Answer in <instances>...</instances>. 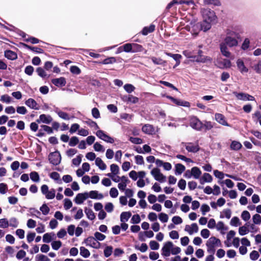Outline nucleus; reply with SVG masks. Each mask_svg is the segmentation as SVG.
<instances>
[{"instance_id": "1", "label": "nucleus", "mask_w": 261, "mask_h": 261, "mask_svg": "<svg viewBox=\"0 0 261 261\" xmlns=\"http://www.w3.org/2000/svg\"><path fill=\"white\" fill-rule=\"evenodd\" d=\"M241 28H234L232 30H228L226 36L223 41L220 44V49L223 56L227 58L231 56V53L228 47L232 48L237 47L240 39V33H241Z\"/></svg>"}, {"instance_id": "2", "label": "nucleus", "mask_w": 261, "mask_h": 261, "mask_svg": "<svg viewBox=\"0 0 261 261\" xmlns=\"http://www.w3.org/2000/svg\"><path fill=\"white\" fill-rule=\"evenodd\" d=\"M207 251L208 253L214 254L216 248L221 247L222 244L220 240L215 237H212L208 239L206 243Z\"/></svg>"}, {"instance_id": "3", "label": "nucleus", "mask_w": 261, "mask_h": 261, "mask_svg": "<svg viewBox=\"0 0 261 261\" xmlns=\"http://www.w3.org/2000/svg\"><path fill=\"white\" fill-rule=\"evenodd\" d=\"M201 12L202 15L203 20L209 21L212 22L216 21L217 16L214 11L210 9H202Z\"/></svg>"}, {"instance_id": "4", "label": "nucleus", "mask_w": 261, "mask_h": 261, "mask_svg": "<svg viewBox=\"0 0 261 261\" xmlns=\"http://www.w3.org/2000/svg\"><path fill=\"white\" fill-rule=\"evenodd\" d=\"M186 29L190 32L193 36H196L201 31L200 24L199 22H190L186 27Z\"/></svg>"}, {"instance_id": "5", "label": "nucleus", "mask_w": 261, "mask_h": 261, "mask_svg": "<svg viewBox=\"0 0 261 261\" xmlns=\"http://www.w3.org/2000/svg\"><path fill=\"white\" fill-rule=\"evenodd\" d=\"M190 126L197 130H201L203 128L202 122L196 117L192 116L189 120Z\"/></svg>"}, {"instance_id": "6", "label": "nucleus", "mask_w": 261, "mask_h": 261, "mask_svg": "<svg viewBox=\"0 0 261 261\" xmlns=\"http://www.w3.org/2000/svg\"><path fill=\"white\" fill-rule=\"evenodd\" d=\"M181 145L184 146L186 150L190 152L196 153L198 152L200 147L197 142H182Z\"/></svg>"}, {"instance_id": "7", "label": "nucleus", "mask_w": 261, "mask_h": 261, "mask_svg": "<svg viewBox=\"0 0 261 261\" xmlns=\"http://www.w3.org/2000/svg\"><path fill=\"white\" fill-rule=\"evenodd\" d=\"M48 159L51 164L57 165L61 162V156L59 152L56 151L49 154Z\"/></svg>"}, {"instance_id": "8", "label": "nucleus", "mask_w": 261, "mask_h": 261, "mask_svg": "<svg viewBox=\"0 0 261 261\" xmlns=\"http://www.w3.org/2000/svg\"><path fill=\"white\" fill-rule=\"evenodd\" d=\"M151 174L154 179L161 182H164L166 181V176H164L158 168H153L151 171Z\"/></svg>"}, {"instance_id": "9", "label": "nucleus", "mask_w": 261, "mask_h": 261, "mask_svg": "<svg viewBox=\"0 0 261 261\" xmlns=\"http://www.w3.org/2000/svg\"><path fill=\"white\" fill-rule=\"evenodd\" d=\"M84 242L86 246H90L93 248L98 249L100 247V243L96 240L93 237H89L85 240Z\"/></svg>"}, {"instance_id": "10", "label": "nucleus", "mask_w": 261, "mask_h": 261, "mask_svg": "<svg viewBox=\"0 0 261 261\" xmlns=\"http://www.w3.org/2000/svg\"><path fill=\"white\" fill-rule=\"evenodd\" d=\"M173 246V244L170 241L165 243L162 248V255L166 257L169 256L171 254L170 252Z\"/></svg>"}, {"instance_id": "11", "label": "nucleus", "mask_w": 261, "mask_h": 261, "mask_svg": "<svg viewBox=\"0 0 261 261\" xmlns=\"http://www.w3.org/2000/svg\"><path fill=\"white\" fill-rule=\"evenodd\" d=\"M96 135L100 139L108 143H113L114 140L111 137L107 135L103 130H98L96 133Z\"/></svg>"}, {"instance_id": "12", "label": "nucleus", "mask_w": 261, "mask_h": 261, "mask_svg": "<svg viewBox=\"0 0 261 261\" xmlns=\"http://www.w3.org/2000/svg\"><path fill=\"white\" fill-rule=\"evenodd\" d=\"M233 94L236 96V97L239 99L243 101H254L255 100V98L252 96L250 95L247 93H238L237 92H234Z\"/></svg>"}, {"instance_id": "13", "label": "nucleus", "mask_w": 261, "mask_h": 261, "mask_svg": "<svg viewBox=\"0 0 261 261\" xmlns=\"http://www.w3.org/2000/svg\"><path fill=\"white\" fill-rule=\"evenodd\" d=\"M88 198V192L79 193L74 198V201L77 204H81Z\"/></svg>"}, {"instance_id": "14", "label": "nucleus", "mask_w": 261, "mask_h": 261, "mask_svg": "<svg viewBox=\"0 0 261 261\" xmlns=\"http://www.w3.org/2000/svg\"><path fill=\"white\" fill-rule=\"evenodd\" d=\"M185 230L188 232L190 235H192L198 231V226L195 223H192L191 225H187L185 226Z\"/></svg>"}, {"instance_id": "15", "label": "nucleus", "mask_w": 261, "mask_h": 261, "mask_svg": "<svg viewBox=\"0 0 261 261\" xmlns=\"http://www.w3.org/2000/svg\"><path fill=\"white\" fill-rule=\"evenodd\" d=\"M215 119L217 122L221 125L227 126H230L227 122L225 116L222 114L216 113L215 115Z\"/></svg>"}, {"instance_id": "16", "label": "nucleus", "mask_w": 261, "mask_h": 261, "mask_svg": "<svg viewBox=\"0 0 261 261\" xmlns=\"http://www.w3.org/2000/svg\"><path fill=\"white\" fill-rule=\"evenodd\" d=\"M53 121L52 117L48 115L41 114L40 115L39 119L36 120V122L38 123L41 122L49 124Z\"/></svg>"}, {"instance_id": "17", "label": "nucleus", "mask_w": 261, "mask_h": 261, "mask_svg": "<svg viewBox=\"0 0 261 261\" xmlns=\"http://www.w3.org/2000/svg\"><path fill=\"white\" fill-rule=\"evenodd\" d=\"M167 98L170 99L174 103L178 106H182L184 107H188L190 106V103L186 101H181L179 99L174 98V97L170 96H167Z\"/></svg>"}, {"instance_id": "18", "label": "nucleus", "mask_w": 261, "mask_h": 261, "mask_svg": "<svg viewBox=\"0 0 261 261\" xmlns=\"http://www.w3.org/2000/svg\"><path fill=\"white\" fill-rule=\"evenodd\" d=\"M52 83L57 87H63L65 86L66 81L64 77L54 79L51 80Z\"/></svg>"}, {"instance_id": "19", "label": "nucleus", "mask_w": 261, "mask_h": 261, "mask_svg": "<svg viewBox=\"0 0 261 261\" xmlns=\"http://www.w3.org/2000/svg\"><path fill=\"white\" fill-rule=\"evenodd\" d=\"M142 131L148 135H152L155 133V129L153 125L149 124H145L142 128Z\"/></svg>"}, {"instance_id": "20", "label": "nucleus", "mask_w": 261, "mask_h": 261, "mask_svg": "<svg viewBox=\"0 0 261 261\" xmlns=\"http://www.w3.org/2000/svg\"><path fill=\"white\" fill-rule=\"evenodd\" d=\"M213 180V177L209 173H204L202 176L199 178V182L203 185L205 182H211Z\"/></svg>"}, {"instance_id": "21", "label": "nucleus", "mask_w": 261, "mask_h": 261, "mask_svg": "<svg viewBox=\"0 0 261 261\" xmlns=\"http://www.w3.org/2000/svg\"><path fill=\"white\" fill-rule=\"evenodd\" d=\"M25 104L30 108L34 110H38V104L37 102L33 98H29L25 102Z\"/></svg>"}, {"instance_id": "22", "label": "nucleus", "mask_w": 261, "mask_h": 261, "mask_svg": "<svg viewBox=\"0 0 261 261\" xmlns=\"http://www.w3.org/2000/svg\"><path fill=\"white\" fill-rule=\"evenodd\" d=\"M88 197L92 199H101L103 198V196L102 194L98 193L97 191H91L88 193Z\"/></svg>"}, {"instance_id": "23", "label": "nucleus", "mask_w": 261, "mask_h": 261, "mask_svg": "<svg viewBox=\"0 0 261 261\" xmlns=\"http://www.w3.org/2000/svg\"><path fill=\"white\" fill-rule=\"evenodd\" d=\"M237 67L241 73L247 72L248 68L245 66L244 62L241 59H238L237 61Z\"/></svg>"}, {"instance_id": "24", "label": "nucleus", "mask_w": 261, "mask_h": 261, "mask_svg": "<svg viewBox=\"0 0 261 261\" xmlns=\"http://www.w3.org/2000/svg\"><path fill=\"white\" fill-rule=\"evenodd\" d=\"M191 170L192 172L191 174H192V176L195 179H199L200 178L202 172L199 168L194 167L192 168Z\"/></svg>"}, {"instance_id": "25", "label": "nucleus", "mask_w": 261, "mask_h": 261, "mask_svg": "<svg viewBox=\"0 0 261 261\" xmlns=\"http://www.w3.org/2000/svg\"><path fill=\"white\" fill-rule=\"evenodd\" d=\"M249 226V223H246L244 226H241L239 228V233L241 236H244L249 232L248 227Z\"/></svg>"}, {"instance_id": "26", "label": "nucleus", "mask_w": 261, "mask_h": 261, "mask_svg": "<svg viewBox=\"0 0 261 261\" xmlns=\"http://www.w3.org/2000/svg\"><path fill=\"white\" fill-rule=\"evenodd\" d=\"M212 22L209 21H205L203 20L202 22L200 23L201 30H203L204 32H206L207 30H210L211 28V23Z\"/></svg>"}, {"instance_id": "27", "label": "nucleus", "mask_w": 261, "mask_h": 261, "mask_svg": "<svg viewBox=\"0 0 261 261\" xmlns=\"http://www.w3.org/2000/svg\"><path fill=\"white\" fill-rule=\"evenodd\" d=\"M193 61L197 62L205 63L207 61H211V59L208 57H203L202 55L200 56H194V59H193Z\"/></svg>"}, {"instance_id": "28", "label": "nucleus", "mask_w": 261, "mask_h": 261, "mask_svg": "<svg viewBox=\"0 0 261 261\" xmlns=\"http://www.w3.org/2000/svg\"><path fill=\"white\" fill-rule=\"evenodd\" d=\"M5 56L7 59L12 60H15L17 58V54L10 50H7L5 51Z\"/></svg>"}, {"instance_id": "29", "label": "nucleus", "mask_w": 261, "mask_h": 261, "mask_svg": "<svg viewBox=\"0 0 261 261\" xmlns=\"http://www.w3.org/2000/svg\"><path fill=\"white\" fill-rule=\"evenodd\" d=\"M54 111L56 113H57L58 116L62 119L64 120H69L70 119L69 116L67 113L61 111L58 108H56Z\"/></svg>"}, {"instance_id": "30", "label": "nucleus", "mask_w": 261, "mask_h": 261, "mask_svg": "<svg viewBox=\"0 0 261 261\" xmlns=\"http://www.w3.org/2000/svg\"><path fill=\"white\" fill-rule=\"evenodd\" d=\"M155 30V25L151 24L149 27H146L143 28L142 33L143 35H147L148 34L153 32Z\"/></svg>"}, {"instance_id": "31", "label": "nucleus", "mask_w": 261, "mask_h": 261, "mask_svg": "<svg viewBox=\"0 0 261 261\" xmlns=\"http://www.w3.org/2000/svg\"><path fill=\"white\" fill-rule=\"evenodd\" d=\"M95 164L102 170H104L107 168L106 164L99 158H97L95 159Z\"/></svg>"}, {"instance_id": "32", "label": "nucleus", "mask_w": 261, "mask_h": 261, "mask_svg": "<svg viewBox=\"0 0 261 261\" xmlns=\"http://www.w3.org/2000/svg\"><path fill=\"white\" fill-rule=\"evenodd\" d=\"M131 215V213L129 212H122L120 215V221L122 222L127 221Z\"/></svg>"}, {"instance_id": "33", "label": "nucleus", "mask_w": 261, "mask_h": 261, "mask_svg": "<svg viewBox=\"0 0 261 261\" xmlns=\"http://www.w3.org/2000/svg\"><path fill=\"white\" fill-rule=\"evenodd\" d=\"M231 216V211L230 209H224L220 214V218H226L229 219Z\"/></svg>"}, {"instance_id": "34", "label": "nucleus", "mask_w": 261, "mask_h": 261, "mask_svg": "<svg viewBox=\"0 0 261 261\" xmlns=\"http://www.w3.org/2000/svg\"><path fill=\"white\" fill-rule=\"evenodd\" d=\"M242 147L241 143L238 141H233L230 144V148L233 150H238Z\"/></svg>"}, {"instance_id": "35", "label": "nucleus", "mask_w": 261, "mask_h": 261, "mask_svg": "<svg viewBox=\"0 0 261 261\" xmlns=\"http://www.w3.org/2000/svg\"><path fill=\"white\" fill-rule=\"evenodd\" d=\"M185 170V167L181 164H177L175 165V174L180 175Z\"/></svg>"}, {"instance_id": "36", "label": "nucleus", "mask_w": 261, "mask_h": 261, "mask_svg": "<svg viewBox=\"0 0 261 261\" xmlns=\"http://www.w3.org/2000/svg\"><path fill=\"white\" fill-rule=\"evenodd\" d=\"M85 213L89 219L93 220L95 219V216L92 210L88 208L87 207H85Z\"/></svg>"}, {"instance_id": "37", "label": "nucleus", "mask_w": 261, "mask_h": 261, "mask_svg": "<svg viewBox=\"0 0 261 261\" xmlns=\"http://www.w3.org/2000/svg\"><path fill=\"white\" fill-rule=\"evenodd\" d=\"M204 5H214L219 6L221 5V3L219 0H203Z\"/></svg>"}, {"instance_id": "38", "label": "nucleus", "mask_w": 261, "mask_h": 261, "mask_svg": "<svg viewBox=\"0 0 261 261\" xmlns=\"http://www.w3.org/2000/svg\"><path fill=\"white\" fill-rule=\"evenodd\" d=\"M143 50V47L142 45L137 43H132V53L141 52Z\"/></svg>"}, {"instance_id": "39", "label": "nucleus", "mask_w": 261, "mask_h": 261, "mask_svg": "<svg viewBox=\"0 0 261 261\" xmlns=\"http://www.w3.org/2000/svg\"><path fill=\"white\" fill-rule=\"evenodd\" d=\"M216 229L218 231H220L222 233H223L222 231L226 230L227 228L225 226L224 224L222 221L218 222L217 224H216Z\"/></svg>"}, {"instance_id": "40", "label": "nucleus", "mask_w": 261, "mask_h": 261, "mask_svg": "<svg viewBox=\"0 0 261 261\" xmlns=\"http://www.w3.org/2000/svg\"><path fill=\"white\" fill-rule=\"evenodd\" d=\"M230 224L232 226L237 227L241 225V223L238 217H233L230 220Z\"/></svg>"}, {"instance_id": "41", "label": "nucleus", "mask_w": 261, "mask_h": 261, "mask_svg": "<svg viewBox=\"0 0 261 261\" xmlns=\"http://www.w3.org/2000/svg\"><path fill=\"white\" fill-rule=\"evenodd\" d=\"M80 250L81 255H82L84 257H88L90 255L89 251L84 247H81L80 248Z\"/></svg>"}, {"instance_id": "42", "label": "nucleus", "mask_w": 261, "mask_h": 261, "mask_svg": "<svg viewBox=\"0 0 261 261\" xmlns=\"http://www.w3.org/2000/svg\"><path fill=\"white\" fill-rule=\"evenodd\" d=\"M29 214L30 216L32 217H36L37 218H39V216L41 215V213L38 210L34 208H31L29 210Z\"/></svg>"}, {"instance_id": "43", "label": "nucleus", "mask_w": 261, "mask_h": 261, "mask_svg": "<svg viewBox=\"0 0 261 261\" xmlns=\"http://www.w3.org/2000/svg\"><path fill=\"white\" fill-rule=\"evenodd\" d=\"M47 199H53L56 196V190L54 189H51L45 195Z\"/></svg>"}, {"instance_id": "44", "label": "nucleus", "mask_w": 261, "mask_h": 261, "mask_svg": "<svg viewBox=\"0 0 261 261\" xmlns=\"http://www.w3.org/2000/svg\"><path fill=\"white\" fill-rule=\"evenodd\" d=\"M50 177L53 179H54L55 180H56V181H58V184H62V180L61 179H60V174L57 172H53L52 173H50Z\"/></svg>"}, {"instance_id": "45", "label": "nucleus", "mask_w": 261, "mask_h": 261, "mask_svg": "<svg viewBox=\"0 0 261 261\" xmlns=\"http://www.w3.org/2000/svg\"><path fill=\"white\" fill-rule=\"evenodd\" d=\"M86 123L91 128H93L95 130L99 129V126L94 121L89 119L86 121Z\"/></svg>"}, {"instance_id": "46", "label": "nucleus", "mask_w": 261, "mask_h": 261, "mask_svg": "<svg viewBox=\"0 0 261 261\" xmlns=\"http://www.w3.org/2000/svg\"><path fill=\"white\" fill-rule=\"evenodd\" d=\"M252 221L254 224L260 225L261 224V216L256 214L252 216Z\"/></svg>"}, {"instance_id": "47", "label": "nucleus", "mask_w": 261, "mask_h": 261, "mask_svg": "<svg viewBox=\"0 0 261 261\" xmlns=\"http://www.w3.org/2000/svg\"><path fill=\"white\" fill-rule=\"evenodd\" d=\"M94 238L95 239H96V241H102L103 240H104L106 237L105 235L101 233L100 232H95L94 234Z\"/></svg>"}, {"instance_id": "48", "label": "nucleus", "mask_w": 261, "mask_h": 261, "mask_svg": "<svg viewBox=\"0 0 261 261\" xmlns=\"http://www.w3.org/2000/svg\"><path fill=\"white\" fill-rule=\"evenodd\" d=\"M30 178L34 182H38L40 180L38 173L35 171L32 172L30 173Z\"/></svg>"}, {"instance_id": "49", "label": "nucleus", "mask_w": 261, "mask_h": 261, "mask_svg": "<svg viewBox=\"0 0 261 261\" xmlns=\"http://www.w3.org/2000/svg\"><path fill=\"white\" fill-rule=\"evenodd\" d=\"M93 148L96 151L103 152L105 151V148H104L103 146L102 145H101L100 143H99L98 142H96L94 144Z\"/></svg>"}, {"instance_id": "50", "label": "nucleus", "mask_w": 261, "mask_h": 261, "mask_svg": "<svg viewBox=\"0 0 261 261\" xmlns=\"http://www.w3.org/2000/svg\"><path fill=\"white\" fill-rule=\"evenodd\" d=\"M250 217V214L247 211H244L241 214V218L245 221H248Z\"/></svg>"}, {"instance_id": "51", "label": "nucleus", "mask_w": 261, "mask_h": 261, "mask_svg": "<svg viewBox=\"0 0 261 261\" xmlns=\"http://www.w3.org/2000/svg\"><path fill=\"white\" fill-rule=\"evenodd\" d=\"M79 142V140L77 137L74 136L70 138L69 142V145L70 146H75Z\"/></svg>"}, {"instance_id": "52", "label": "nucleus", "mask_w": 261, "mask_h": 261, "mask_svg": "<svg viewBox=\"0 0 261 261\" xmlns=\"http://www.w3.org/2000/svg\"><path fill=\"white\" fill-rule=\"evenodd\" d=\"M214 126V124L211 121H205L203 123V127L204 128L205 130L211 129Z\"/></svg>"}, {"instance_id": "53", "label": "nucleus", "mask_w": 261, "mask_h": 261, "mask_svg": "<svg viewBox=\"0 0 261 261\" xmlns=\"http://www.w3.org/2000/svg\"><path fill=\"white\" fill-rule=\"evenodd\" d=\"M82 157L83 155L82 154H79V155H77L76 158L72 160V164L76 166H78L82 162Z\"/></svg>"}, {"instance_id": "54", "label": "nucleus", "mask_w": 261, "mask_h": 261, "mask_svg": "<svg viewBox=\"0 0 261 261\" xmlns=\"http://www.w3.org/2000/svg\"><path fill=\"white\" fill-rule=\"evenodd\" d=\"M9 226L13 227H17L18 225V222L16 218H11L9 221Z\"/></svg>"}, {"instance_id": "55", "label": "nucleus", "mask_w": 261, "mask_h": 261, "mask_svg": "<svg viewBox=\"0 0 261 261\" xmlns=\"http://www.w3.org/2000/svg\"><path fill=\"white\" fill-rule=\"evenodd\" d=\"M52 240L51 233H46L43 236V241L44 243H48Z\"/></svg>"}, {"instance_id": "56", "label": "nucleus", "mask_w": 261, "mask_h": 261, "mask_svg": "<svg viewBox=\"0 0 261 261\" xmlns=\"http://www.w3.org/2000/svg\"><path fill=\"white\" fill-rule=\"evenodd\" d=\"M40 211H41L43 215H46L49 213L50 210L46 204H43L40 207Z\"/></svg>"}, {"instance_id": "57", "label": "nucleus", "mask_w": 261, "mask_h": 261, "mask_svg": "<svg viewBox=\"0 0 261 261\" xmlns=\"http://www.w3.org/2000/svg\"><path fill=\"white\" fill-rule=\"evenodd\" d=\"M159 218L162 222L166 223L168 221L169 217L166 214L161 213L159 215Z\"/></svg>"}, {"instance_id": "58", "label": "nucleus", "mask_w": 261, "mask_h": 261, "mask_svg": "<svg viewBox=\"0 0 261 261\" xmlns=\"http://www.w3.org/2000/svg\"><path fill=\"white\" fill-rule=\"evenodd\" d=\"M70 72L74 74L79 75L81 73V69L76 66H71L70 68Z\"/></svg>"}, {"instance_id": "59", "label": "nucleus", "mask_w": 261, "mask_h": 261, "mask_svg": "<svg viewBox=\"0 0 261 261\" xmlns=\"http://www.w3.org/2000/svg\"><path fill=\"white\" fill-rule=\"evenodd\" d=\"M9 226V221L6 218L0 219V227L3 228H6L8 227Z\"/></svg>"}, {"instance_id": "60", "label": "nucleus", "mask_w": 261, "mask_h": 261, "mask_svg": "<svg viewBox=\"0 0 261 261\" xmlns=\"http://www.w3.org/2000/svg\"><path fill=\"white\" fill-rule=\"evenodd\" d=\"M252 118L255 122H257L258 121H259V120H261V113L258 111H255L252 114Z\"/></svg>"}, {"instance_id": "61", "label": "nucleus", "mask_w": 261, "mask_h": 261, "mask_svg": "<svg viewBox=\"0 0 261 261\" xmlns=\"http://www.w3.org/2000/svg\"><path fill=\"white\" fill-rule=\"evenodd\" d=\"M123 87L124 90L128 93L134 91L135 89V87L130 84H125Z\"/></svg>"}, {"instance_id": "62", "label": "nucleus", "mask_w": 261, "mask_h": 261, "mask_svg": "<svg viewBox=\"0 0 261 261\" xmlns=\"http://www.w3.org/2000/svg\"><path fill=\"white\" fill-rule=\"evenodd\" d=\"M113 247L112 246H107L104 250V255L106 257H109L112 253Z\"/></svg>"}, {"instance_id": "63", "label": "nucleus", "mask_w": 261, "mask_h": 261, "mask_svg": "<svg viewBox=\"0 0 261 261\" xmlns=\"http://www.w3.org/2000/svg\"><path fill=\"white\" fill-rule=\"evenodd\" d=\"M51 245L53 249L57 250L61 247L62 243L60 241H53Z\"/></svg>"}, {"instance_id": "64", "label": "nucleus", "mask_w": 261, "mask_h": 261, "mask_svg": "<svg viewBox=\"0 0 261 261\" xmlns=\"http://www.w3.org/2000/svg\"><path fill=\"white\" fill-rule=\"evenodd\" d=\"M259 256V254L257 251L253 250L250 254V258L252 260H257Z\"/></svg>"}]
</instances>
